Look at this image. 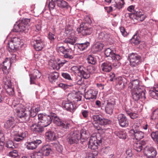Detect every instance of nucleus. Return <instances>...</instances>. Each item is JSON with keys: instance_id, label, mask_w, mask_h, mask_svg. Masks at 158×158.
Segmentation results:
<instances>
[{"instance_id": "nucleus-1", "label": "nucleus", "mask_w": 158, "mask_h": 158, "mask_svg": "<svg viewBox=\"0 0 158 158\" xmlns=\"http://www.w3.org/2000/svg\"><path fill=\"white\" fill-rule=\"evenodd\" d=\"M12 107L15 111L17 113L18 117L25 120H27L29 118L27 111L25 109L24 106L22 104H19V102L17 103L15 101L12 102Z\"/></svg>"}, {"instance_id": "nucleus-2", "label": "nucleus", "mask_w": 158, "mask_h": 158, "mask_svg": "<svg viewBox=\"0 0 158 158\" xmlns=\"http://www.w3.org/2000/svg\"><path fill=\"white\" fill-rule=\"evenodd\" d=\"M87 135L85 130L82 129L80 132L79 131H74L73 133H71L70 136L69 138V142L70 144L77 143L79 140L82 139L84 142L87 140Z\"/></svg>"}, {"instance_id": "nucleus-3", "label": "nucleus", "mask_w": 158, "mask_h": 158, "mask_svg": "<svg viewBox=\"0 0 158 158\" xmlns=\"http://www.w3.org/2000/svg\"><path fill=\"white\" fill-rule=\"evenodd\" d=\"M52 120L53 123L57 126L59 127L64 130L67 129L69 128L70 124L67 120H63L61 119L59 117L54 113H52Z\"/></svg>"}, {"instance_id": "nucleus-4", "label": "nucleus", "mask_w": 158, "mask_h": 158, "mask_svg": "<svg viewBox=\"0 0 158 158\" xmlns=\"http://www.w3.org/2000/svg\"><path fill=\"white\" fill-rule=\"evenodd\" d=\"M51 115H52V113H50L49 115L44 114H38V124L39 125L43 128L50 125L52 120V117L51 116Z\"/></svg>"}, {"instance_id": "nucleus-5", "label": "nucleus", "mask_w": 158, "mask_h": 158, "mask_svg": "<svg viewBox=\"0 0 158 158\" xmlns=\"http://www.w3.org/2000/svg\"><path fill=\"white\" fill-rule=\"evenodd\" d=\"M130 65L132 67H136L142 62L141 57L136 53H132L128 56Z\"/></svg>"}, {"instance_id": "nucleus-6", "label": "nucleus", "mask_w": 158, "mask_h": 158, "mask_svg": "<svg viewBox=\"0 0 158 158\" xmlns=\"http://www.w3.org/2000/svg\"><path fill=\"white\" fill-rule=\"evenodd\" d=\"M30 19L25 18L22 20L20 22L14 25V29L16 32H23L28 28V23Z\"/></svg>"}, {"instance_id": "nucleus-7", "label": "nucleus", "mask_w": 158, "mask_h": 158, "mask_svg": "<svg viewBox=\"0 0 158 158\" xmlns=\"http://www.w3.org/2000/svg\"><path fill=\"white\" fill-rule=\"evenodd\" d=\"M137 89L131 90L132 97L135 101H137L140 98L145 99V90L143 87H140Z\"/></svg>"}, {"instance_id": "nucleus-8", "label": "nucleus", "mask_w": 158, "mask_h": 158, "mask_svg": "<svg viewBox=\"0 0 158 158\" xmlns=\"http://www.w3.org/2000/svg\"><path fill=\"white\" fill-rule=\"evenodd\" d=\"M65 32L68 37L64 40V42L74 45L76 40L74 31L71 29L68 30L66 28Z\"/></svg>"}, {"instance_id": "nucleus-9", "label": "nucleus", "mask_w": 158, "mask_h": 158, "mask_svg": "<svg viewBox=\"0 0 158 158\" xmlns=\"http://www.w3.org/2000/svg\"><path fill=\"white\" fill-rule=\"evenodd\" d=\"M95 70V68L94 67L90 66L87 69H86L83 66L79 74L81 77L86 79L90 77V74L93 73Z\"/></svg>"}, {"instance_id": "nucleus-10", "label": "nucleus", "mask_w": 158, "mask_h": 158, "mask_svg": "<svg viewBox=\"0 0 158 158\" xmlns=\"http://www.w3.org/2000/svg\"><path fill=\"white\" fill-rule=\"evenodd\" d=\"M102 142L101 140L99 141L97 140L96 137L92 136L89 138L88 143V147L91 150L95 151L98 149L100 144Z\"/></svg>"}, {"instance_id": "nucleus-11", "label": "nucleus", "mask_w": 158, "mask_h": 158, "mask_svg": "<svg viewBox=\"0 0 158 158\" xmlns=\"http://www.w3.org/2000/svg\"><path fill=\"white\" fill-rule=\"evenodd\" d=\"M143 153L147 158H155L157 152L156 150L152 147L146 146L143 149Z\"/></svg>"}, {"instance_id": "nucleus-12", "label": "nucleus", "mask_w": 158, "mask_h": 158, "mask_svg": "<svg viewBox=\"0 0 158 158\" xmlns=\"http://www.w3.org/2000/svg\"><path fill=\"white\" fill-rule=\"evenodd\" d=\"M3 82L7 94L10 96H13L15 94L14 89L12 86L10 81L7 80V78L5 77L3 78Z\"/></svg>"}, {"instance_id": "nucleus-13", "label": "nucleus", "mask_w": 158, "mask_h": 158, "mask_svg": "<svg viewBox=\"0 0 158 158\" xmlns=\"http://www.w3.org/2000/svg\"><path fill=\"white\" fill-rule=\"evenodd\" d=\"M28 135L27 131L19 133L17 131H14L11 133V136L13 138L14 140L19 142L24 139Z\"/></svg>"}, {"instance_id": "nucleus-14", "label": "nucleus", "mask_w": 158, "mask_h": 158, "mask_svg": "<svg viewBox=\"0 0 158 158\" xmlns=\"http://www.w3.org/2000/svg\"><path fill=\"white\" fill-rule=\"evenodd\" d=\"M79 33H81L83 35L85 36L90 34L92 32L93 29L91 27H88L85 24H81L80 27L77 29Z\"/></svg>"}, {"instance_id": "nucleus-15", "label": "nucleus", "mask_w": 158, "mask_h": 158, "mask_svg": "<svg viewBox=\"0 0 158 158\" xmlns=\"http://www.w3.org/2000/svg\"><path fill=\"white\" fill-rule=\"evenodd\" d=\"M34 37V41H33V45L34 48L37 51L41 50L44 46V43L40 37L37 38Z\"/></svg>"}, {"instance_id": "nucleus-16", "label": "nucleus", "mask_w": 158, "mask_h": 158, "mask_svg": "<svg viewBox=\"0 0 158 158\" xmlns=\"http://www.w3.org/2000/svg\"><path fill=\"white\" fill-rule=\"evenodd\" d=\"M92 118L94 121L99 122L101 125H106L111 123L110 120L103 118L100 114L94 115L93 116Z\"/></svg>"}, {"instance_id": "nucleus-17", "label": "nucleus", "mask_w": 158, "mask_h": 158, "mask_svg": "<svg viewBox=\"0 0 158 158\" xmlns=\"http://www.w3.org/2000/svg\"><path fill=\"white\" fill-rule=\"evenodd\" d=\"M118 120L121 126L123 127H127L128 125V121L126 116L123 114H120L118 115Z\"/></svg>"}, {"instance_id": "nucleus-18", "label": "nucleus", "mask_w": 158, "mask_h": 158, "mask_svg": "<svg viewBox=\"0 0 158 158\" xmlns=\"http://www.w3.org/2000/svg\"><path fill=\"white\" fill-rule=\"evenodd\" d=\"M63 108L68 111L73 112L75 110V107L73 103L68 100L64 101L62 103Z\"/></svg>"}, {"instance_id": "nucleus-19", "label": "nucleus", "mask_w": 158, "mask_h": 158, "mask_svg": "<svg viewBox=\"0 0 158 158\" xmlns=\"http://www.w3.org/2000/svg\"><path fill=\"white\" fill-rule=\"evenodd\" d=\"M130 132L133 135L135 139L137 140H140L144 137V133L140 131L132 129L130 130Z\"/></svg>"}, {"instance_id": "nucleus-20", "label": "nucleus", "mask_w": 158, "mask_h": 158, "mask_svg": "<svg viewBox=\"0 0 158 158\" xmlns=\"http://www.w3.org/2000/svg\"><path fill=\"white\" fill-rule=\"evenodd\" d=\"M98 92L94 89H90L88 90L86 93L85 97L86 99H96Z\"/></svg>"}, {"instance_id": "nucleus-21", "label": "nucleus", "mask_w": 158, "mask_h": 158, "mask_svg": "<svg viewBox=\"0 0 158 158\" xmlns=\"http://www.w3.org/2000/svg\"><path fill=\"white\" fill-rule=\"evenodd\" d=\"M114 2L112 3L111 6H110L109 8L111 10L113 9L114 10L117 9H120L123 7L124 4L123 0H114Z\"/></svg>"}, {"instance_id": "nucleus-22", "label": "nucleus", "mask_w": 158, "mask_h": 158, "mask_svg": "<svg viewBox=\"0 0 158 158\" xmlns=\"http://www.w3.org/2000/svg\"><path fill=\"white\" fill-rule=\"evenodd\" d=\"M105 55L107 57H110L112 60H119L120 58V56L112 52L111 49L108 48L106 49L104 52Z\"/></svg>"}, {"instance_id": "nucleus-23", "label": "nucleus", "mask_w": 158, "mask_h": 158, "mask_svg": "<svg viewBox=\"0 0 158 158\" xmlns=\"http://www.w3.org/2000/svg\"><path fill=\"white\" fill-rule=\"evenodd\" d=\"M15 126V119L12 117L9 118L4 124V127L8 130H12Z\"/></svg>"}, {"instance_id": "nucleus-24", "label": "nucleus", "mask_w": 158, "mask_h": 158, "mask_svg": "<svg viewBox=\"0 0 158 158\" xmlns=\"http://www.w3.org/2000/svg\"><path fill=\"white\" fill-rule=\"evenodd\" d=\"M41 142L42 141L40 140H36L34 141L28 143L27 148L29 150H33L35 149Z\"/></svg>"}, {"instance_id": "nucleus-25", "label": "nucleus", "mask_w": 158, "mask_h": 158, "mask_svg": "<svg viewBox=\"0 0 158 158\" xmlns=\"http://www.w3.org/2000/svg\"><path fill=\"white\" fill-rule=\"evenodd\" d=\"M30 76V81L31 84H34L35 82L34 80L38 78H40L41 76V73L39 71L37 70H34L33 73L29 74Z\"/></svg>"}, {"instance_id": "nucleus-26", "label": "nucleus", "mask_w": 158, "mask_h": 158, "mask_svg": "<svg viewBox=\"0 0 158 158\" xmlns=\"http://www.w3.org/2000/svg\"><path fill=\"white\" fill-rule=\"evenodd\" d=\"M100 68L103 71L109 72L112 69L111 64L107 62L103 63L101 66Z\"/></svg>"}, {"instance_id": "nucleus-27", "label": "nucleus", "mask_w": 158, "mask_h": 158, "mask_svg": "<svg viewBox=\"0 0 158 158\" xmlns=\"http://www.w3.org/2000/svg\"><path fill=\"white\" fill-rule=\"evenodd\" d=\"M126 79L122 77H119L117 79V87L120 89H122L124 88L126 84Z\"/></svg>"}, {"instance_id": "nucleus-28", "label": "nucleus", "mask_w": 158, "mask_h": 158, "mask_svg": "<svg viewBox=\"0 0 158 158\" xmlns=\"http://www.w3.org/2000/svg\"><path fill=\"white\" fill-rule=\"evenodd\" d=\"M115 103L109 102L105 106V111L106 114H111L113 113V109Z\"/></svg>"}, {"instance_id": "nucleus-29", "label": "nucleus", "mask_w": 158, "mask_h": 158, "mask_svg": "<svg viewBox=\"0 0 158 158\" xmlns=\"http://www.w3.org/2000/svg\"><path fill=\"white\" fill-rule=\"evenodd\" d=\"M139 82L138 80L135 79L132 81L130 83L129 87H131V90L137 89L140 87H143L139 85Z\"/></svg>"}, {"instance_id": "nucleus-30", "label": "nucleus", "mask_w": 158, "mask_h": 158, "mask_svg": "<svg viewBox=\"0 0 158 158\" xmlns=\"http://www.w3.org/2000/svg\"><path fill=\"white\" fill-rule=\"evenodd\" d=\"M40 151L43 156H48L49 154L51 149L49 146L46 145L43 146Z\"/></svg>"}, {"instance_id": "nucleus-31", "label": "nucleus", "mask_w": 158, "mask_h": 158, "mask_svg": "<svg viewBox=\"0 0 158 158\" xmlns=\"http://www.w3.org/2000/svg\"><path fill=\"white\" fill-rule=\"evenodd\" d=\"M135 108H131L129 110H126L127 113L128 114L130 117L132 119H134L136 118L138 115L135 112Z\"/></svg>"}, {"instance_id": "nucleus-32", "label": "nucleus", "mask_w": 158, "mask_h": 158, "mask_svg": "<svg viewBox=\"0 0 158 158\" xmlns=\"http://www.w3.org/2000/svg\"><path fill=\"white\" fill-rule=\"evenodd\" d=\"M31 130L35 132H40L43 131V128L40 126H39L36 123H32L30 126Z\"/></svg>"}, {"instance_id": "nucleus-33", "label": "nucleus", "mask_w": 158, "mask_h": 158, "mask_svg": "<svg viewBox=\"0 0 158 158\" xmlns=\"http://www.w3.org/2000/svg\"><path fill=\"white\" fill-rule=\"evenodd\" d=\"M45 136L46 139L49 140H55L56 139L55 133L51 131L46 132Z\"/></svg>"}, {"instance_id": "nucleus-34", "label": "nucleus", "mask_w": 158, "mask_h": 158, "mask_svg": "<svg viewBox=\"0 0 158 158\" xmlns=\"http://www.w3.org/2000/svg\"><path fill=\"white\" fill-rule=\"evenodd\" d=\"M59 76L58 73L56 72L51 73L48 77L49 81L52 83L54 81H55L58 78Z\"/></svg>"}, {"instance_id": "nucleus-35", "label": "nucleus", "mask_w": 158, "mask_h": 158, "mask_svg": "<svg viewBox=\"0 0 158 158\" xmlns=\"http://www.w3.org/2000/svg\"><path fill=\"white\" fill-rule=\"evenodd\" d=\"M136 16L138 20L141 21H143L146 17V15L140 10L139 11H136Z\"/></svg>"}, {"instance_id": "nucleus-36", "label": "nucleus", "mask_w": 158, "mask_h": 158, "mask_svg": "<svg viewBox=\"0 0 158 158\" xmlns=\"http://www.w3.org/2000/svg\"><path fill=\"white\" fill-rule=\"evenodd\" d=\"M27 113L29 116L34 117L36 116L37 113L35 111L34 108L32 107V106H29V107L28 108Z\"/></svg>"}, {"instance_id": "nucleus-37", "label": "nucleus", "mask_w": 158, "mask_h": 158, "mask_svg": "<svg viewBox=\"0 0 158 158\" xmlns=\"http://www.w3.org/2000/svg\"><path fill=\"white\" fill-rule=\"evenodd\" d=\"M133 146L134 149L138 152H140L142 149V144L139 141L135 143Z\"/></svg>"}, {"instance_id": "nucleus-38", "label": "nucleus", "mask_w": 158, "mask_h": 158, "mask_svg": "<svg viewBox=\"0 0 158 158\" xmlns=\"http://www.w3.org/2000/svg\"><path fill=\"white\" fill-rule=\"evenodd\" d=\"M140 41V37L136 34L134 35L130 40V42L135 44H139Z\"/></svg>"}, {"instance_id": "nucleus-39", "label": "nucleus", "mask_w": 158, "mask_h": 158, "mask_svg": "<svg viewBox=\"0 0 158 158\" xmlns=\"http://www.w3.org/2000/svg\"><path fill=\"white\" fill-rule=\"evenodd\" d=\"M72 49H67L64 52L63 54L64 55V56L66 58H68L70 59H72L73 58V56L70 55Z\"/></svg>"}, {"instance_id": "nucleus-40", "label": "nucleus", "mask_w": 158, "mask_h": 158, "mask_svg": "<svg viewBox=\"0 0 158 158\" xmlns=\"http://www.w3.org/2000/svg\"><path fill=\"white\" fill-rule=\"evenodd\" d=\"M116 135L120 138L125 139L127 137V135L124 131H116L115 132Z\"/></svg>"}, {"instance_id": "nucleus-41", "label": "nucleus", "mask_w": 158, "mask_h": 158, "mask_svg": "<svg viewBox=\"0 0 158 158\" xmlns=\"http://www.w3.org/2000/svg\"><path fill=\"white\" fill-rule=\"evenodd\" d=\"M104 47V44L99 43H96L94 46L93 49L95 52L101 51Z\"/></svg>"}, {"instance_id": "nucleus-42", "label": "nucleus", "mask_w": 158, "mask_h": 158, "mask_svg": "<svg viewBox=\"0 0 158 158\" xmlns=\"http://www.w3.org/2000/svg\"><path fill=\"white\" fill-rule=\"evenodd\" d=\"M57 6L61 8L67 7L68 4L64 0H59L57 2Z\"/></svg>"}, {"instance_id": "nucleus-43", "label": "nucleus", "mask_w": 158, "mask_h": 158, "mask_svg": "<svg viewBox=\"0 0 158 158\" xmlns=\"http://www.w3.org/2000/svg\"><path fill=\"white\" fill-rule=\"evenodd\" d=\"M8 50L9 51H12V50H14L18 47L16 45H15V44L11 40L10 42L8 43Z\"/></svg>"}, {"instance_id": "nucleus-44", "label": "nucleus", "mask_w": 158, "mask_h": 158, "mask_svg": "<svg viewBox=\"0 0 158 158\" xmlns=\"http://www.w3.org/2000/svg\"><path fill=\"white\" fill-rule=\"evenodd\" d=\"M31 156L32 158H42L43 155L40 150L38 152H34Z\"/></svg>"}, {"instance_id": "nucleus-45", "label": "nucleus", "mask_w": 158, "mask_h": 158, "mask_svg": "<svg viewBox=\"0 0 158 158\" xmlns=\"http://www.w3.org/2000/svg\"><path fill=\"white\" fill-rule=\"evenodd\" d=\"M89 45V43L88 42H86L84 43L79 44L78 48L80 50H83L87 48Z\"/></svg>"}, {"instance_id": "nucleus-46", "label": "nucleus", "mask_w": 158, "mask_h": 158, "mask_svg": "<svg viewBox=\"0 0 158 158\" xmlns=\"http://www.w3.org/2000/svg\"><path fill=\"white\" fill-rule=\"evenodd\" d=\"M11 40L18 47L20 44L21 40L18 37H15L12 39Z\"/></svg>"}, {"instance_id": "nucleus-47", "label": "nucleus", "mask_w": 158, "mask_h": 158, "mask_svg": "<svg viewBox=\"0 0 158 158\" xmlns=\"http://www.w3.org/2000/svg\"><path fill=\"white\" fill-rule=\"evenodd\" d=\"M83 66L80 65L78 66H73L71 69V70L74 72L77 73H80V70H81L82 69Z\"/></svg>"}, {"instance_id": "nucleus-48", "label": "nucleus", "mask_w": 158, "mask_h": 158, "mask_svg": "<svg viewBox=\"0 0 158 158\" xmlns=\"http://www.w3.org/2000/svg\"><path fill=\"white\" fill-rule=\"evenodd\" d=\"M5 146L8 148H14L15 146L13 142L11 140L7 141L5 144Z\"/></svg>"}, {"instance_id": "nucleus-49", "label": "nucleus", "mask_w": 158, "mask_h": 158, "mask_svg": "<svg viewBox=\"0 0 158 158\" xmlns=\"http://www.w3.org/2000/svg\"><path fill=\"white\" fill-rule=\"evenodd\" d=\"M151 118L153 120H156L158 119V109L154 110L152 113Z\"/></svg>"}, {"instance_id": "nucleus-50", "label": "nucleus", "mask_w": 158, "mask_h": 158, "mask_svg": "<svg viewBox=\"0 0 158 158\" xmlns=\"http://www.w3.org/2000/svg\"><path fill=\"white\" fill-rule=\"evenodd\" d=\"M87 60L89 64H94L96 63V60L94 57L91 55L88 56L87 58Z\"/></svg>"}, {"instance_id": "nucleus-51", "label": "nucleus", "mask_w": 158, "mask_h": 158, "mask_svg": "<svg viewBox=\"0 0 158 158\" xmlns=\"http://www.w3.org/2000/svg\"><path fill=\"white\" fill-rule=\"evenodd\" d=\"M149 94L151 96L154 98L157 99L158 98V93L154 90V88L152 90H150L149 91Z\"/></svg>"}, {"instance_id": "nucleus-52", "label": "nucleus", "mask_w": 158, "mask_h": 158, "mask_svg": "<svg viewBox=\"0 0 158 158\" xmlns=\"http://www.w3.org/2000/svg\"><path fill=\"white\" fill-rule=\"evenodd\" d=\"M151 137L153 140H156L158 144V131H154L151 134Z\"/></svg>"}, {"instance_id": "nucleus-53", "label": "nucleus", "mask_w": 158, "mask_h": 158, "mask_svg": "<svg viewBox=\"0 0 158 158\" xmlns=\"http://www.w3.org/2000/svg\"><path fill=\"white\" fill-rule=\"evenodd\" d=\"M6 60H8V58H6V60L4 61L2 64H0V66L1 67V69H2V70L4 72V71L5 70H6L7 69V66L6 64H8L10 62L9 61H8V62L7 63V61H6Z\"/></svg>"}, {"instance_id": "nucleus-54", "label": "nucleus", "mask_w": 158, "mask_h": 158, "mask_svg": "<svg viewBox=\"0 0 158 158\" xmlns=\"http://www.w3.org/2000/svg\"><path fill=\"white\" fill-rule=\"evenodd\" d=\"M8 155L13 158H15L19 156L18 151L16 150H13L12 151L10 152Z\"/></svg>"}, {"instance_id": "nucleus-55", "label": "nucleus", "mask_w": 158, "mask_h": 158, "mask_svg": "<svg viewBox=\"0 0 158 158\" xmlns=\"http://www.w3.org/2000/svg\"><path fill=\"white\" fill-rule=\"evenodd\" d=\"M56 150L59 152H61L63 150L62 146L59 143H55L54 145Z\"/></svg>"}, {"instance_id": "nucleus-56", "label": "nucleus", "mask_w": 158, "mask_h": 158, "mask_svg": "<svg viewBox=\"0 0 158 158\" xmlns=\"http://www.w3.org/2000/svg\"><path fill=\"white\" fill-rule=\"evenodd\" d=\"M48 38L51 42L53 41L56 38V36L54 34L50 32L48 35Z\"/></svg>"}, {"instance_id": "nucleus-57", "label": "nucleus", "mask_w": 158, "mask_h": 158, "mask_svg": "<svg viewBox=\"0 0 158 158\" xmlns=\"http://www.w3.org/2000/svg\"><path fill=\"white\" fill-rule=\"evenodd\" d=\"M61 75L64 78L66 79L69 80H71L72 79L70 75L67 73H62Z\"/></svg>"}, {"instance_id": "nucleus-58", "label": "nucleus", "mask_w": 158, "mask_h": 158, "mask_svg": "<svg viewBox=\"0 0 158 158\" xmlns=\"http://www.w3.org/2000/svg\"><path fill=\"white\" fill-rule=\"evenodd\" d=\"M126 154L127 155V156L126 158H128L131 157L133 155L131 149H128L126 151Z\"/></svg>"}, {"instance_id": "nucleus-59", "label": "nucleus", "mask_w": 158, "mask_h": 158, "mask_svg": "<svg viewBox=\"0 0 158 158\" xmlns=\"http://www.w3.org/2000/svg\"><path fill=\"white\" fill-rule=\"evenodd\" d=\"M89 114V111L86 110H82L81 114L83 116V117L86 118L88 116Z\"/></svg>"}, {"instance_id": "nucleus-60", "label": "nucleus", "mask_w": 158, "mask_h": 158, "mask_svg": "<svg viewBox=\"0 0 158 158\" xmlns=\"http://www.w3.org/2000/svg\"><path fill=\"white\" fill-rule=\"evenodd\" d=\"M120 31L121 33H122V34L123 36H126L127 35V33L124 27H120Z\"/></svg>"}, {"instance_id": "nucleus-61", "label": "nucleus", "mask_w": 158, "mask_h": 158, "mask_svg": "<svg viewBox=\"0 0 158 158\" xmlns=\"http://www.w3.org/2000/svg\"><path fill=\"white\" fill-rule=\"evenodd\" d=\"M112 60L113 61V65L116 68H118L120 65V64L118 62L119 60Z\"/></svg>"}, {"instance_id": "nucleus-62", "label": "nucleus", "mask_w": 158, "mask_h": 158, "mask_svg": "<svg viewBox=\"0 0 158 158\" xmlns=\"http://www.w3.org/2000/svg\"><path fill=\"white\" fill-rule=\"evenodd\" d=\"M57 49L59 52L62 53L63 54L64 52H65V51L66 49L63 46L58 47H57Z\"/></svg>"}, {"instance_id": "nucleus-63", "label": "nucleus", "mask_w": 158, "mask_h": 158, "mask_svg": "<svg viewBox=\"0 0 158 158\" xmlns=\"http://www.w3.org/2000/svg\"><path fill=\"white\" fill-rule=\"evenodd\" d=\"M55 7V2L51 1L49 3V7L50 10L53 9Z\"/></svg>"}, {"instance_id": "nucleus-64", "label": "nucleus", "mask_w": 158, "mask_h": 158, "mask_svg": "<svg viewBox=\"0 0 158 158\" xmlns=\"http://www.w3.org/2000/svg\"><path fill=\"white\" fill-rule=\"evenodd\" d=\"M58 85L59 87H60L61 88L63 89H65L66 88H67L68 87V85L62 83H59L58 84Z\"/></svg>"}]
</instances>
